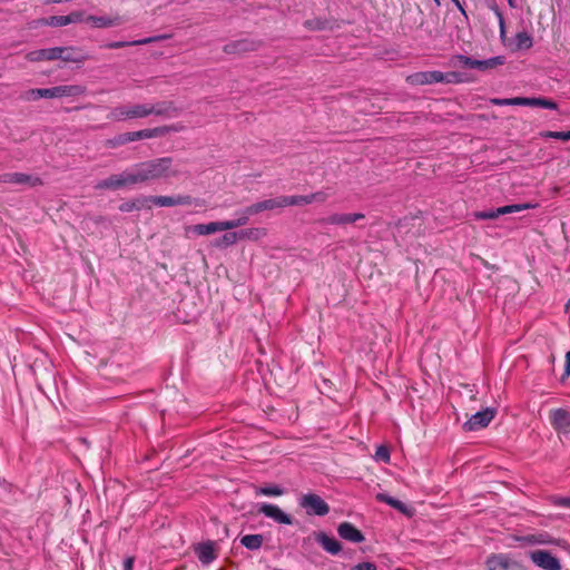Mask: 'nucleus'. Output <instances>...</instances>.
I'll use <instances>...</instances> for the list:
<instances>
[{
	"instance_id": "obj_39",
	"label": "nucleus",
	"mask_w": 570,
	"mask_h": 570,
	"mask_svg": "<svg viewBox=\"0 0 570 570\" xmlns=\"http://www.w3.org/2000/svg\"><path fill=\"white\" fill-rule=\"evenodd\" d=\"M265 210H267V208H266L264 200L257 202V203L246 207V213L250 214L252 216L257 215Z\"/></svg>"
},
{
	"instance_id": "obj_49",
	"label": "nucleus",
	"mask_w": 570,
	"mask_h": 570,
	"mask_svg": "<svg viewBox=\"0 0 570 570\" xmlns=\"http://www.w3.org/2000/svg\"><path fill=\"white\" fill-rule=\"evenodd\" d=\"M570 375V352L566 353V362H564V373L563 377H568Z\"/></svg>"
},
{
	"instance_id": "obj_26",
	"label": "nucleus",
	"mask_w": 570,
	"mask_h": 570,
	"mask_svg": "<svg viewBox=\"0 0 570 570\" xmlns=\"http://www.w3.org/2000/svg\"><path fill=\"white\" fill-rule=\"evenodd\" d=\"M238 215L239 216L236 219L224 220L225 222V226H226V230H232L234 228H237V227L246 225L248 219H249V217L252 216L250 214L246 213V208H244L242 212H239Z\"/></svg>"
},
{
	"instance_id": "obj_9",
	"label": "nucleus",
	"mask_w": 570,
	"mask_h": 570,
	"mask_svg": "<svg viewBox=\"0 0 570 570\" xmlns=\"http://www.w3.org/2000/svg\"><path fill=\"white\" fill-rule=\"evenodd\" d=\"M487 566L488 570H524L518 561L502 553L489 557Z\"/></svg>"
},
{
	"instance_id": "obj_28",
	"label": "nucleus",
	"mask_w": 570,
	"mask_h": 570,
	"mask_svg": "<svg viewBox=\"0 0 570 570\" xmlns=\"http://www.w3.org/2000/svg\"><path fill=\"white\" fill-rule=\"evenodd\" d=\"M39 24L50 26V27H63L69 24V20L67 16H51L48 18H42L38 21Z\"/></svg>"
},
{
	"instance_id": "obj_24",
	"label": "nucleus",
	"mask_w": 570,
	"mask_h": 570,
	"mask_svg": "<svg viewBox=\"0 0 570 570\" xmlns=\"http://www.w3.org/2000/svg\"><path fill=\"white\" fill-rule=\"evenodd\" d=\"M142 202L147 203L150 207L151 205L173 207L176 206V196H148L142 197Z\"/></svg>"
},
{
	"instance_id": "obj_48",
	"label": "nucleus",
	"mask_w": 570,
	"mask_h": 570,
	"mask_svg": "<svg viewBox=\"0 0 570 570\" xmlns=\"http://www.w3.org/2000/svg\"><path fill=\"white\" fill-rule=\"evenodd\" d=\"M134 563H135V558L134 557H127L124 560L122 569L124 570H132L134 569Z\"/></svg>"
},
{
	"instance_id": "obj_19",
	"label": "nucleus",
	"mask_w": 570,
	"mask_h": 570,
	"mask_svg": "<svg viewBox=\"0 0 570 570\" xmlns=\"http://www.w3.org/2000/svg\"><path fill=\"white\" fill-rule=\"evenodd\" d=\"M517 104L518 106L541 107L552 110H556L558 108V105L553 100L541 97H518Z\"/></svg>"
},
{
	"instance_id": "obj_46",
	"label": "nucleus",
	"mask_w": 570,
	"mask_h": 570,
	"mask_svg": "<svg viewBox=\"0 0 570 570\" xmlns=\"http://www.w3.org/2000/svg\"><path fill=\"white\" fill-rule=\"evenodd\" d=\"M124 134H125V140L127 141V144L141 139L140 130H138V131H129V132H124Z\"/></svg>"
},
{
	"instance_id": "obj_38",
	"label": "nucleus",
	"mask_w": 570,
	"mask_h": 570,
	"mask_svg": "<svg viewBox=\"0 0 570 570\" xmlns=\"http://www.w3.org/2000/svg\"><path fill=\"white\" fill-rule=\"evenodd\" d=\"M200 205V200L198 199H194L193 197L190 196H187V195H178L176 196V206H180V205Z\"/></svg>"
},
{
	"instance_id": "obj_43",
	"label": "nucleus",
	"mask_w": 570,
	"mask_h": 570,
	"mask_svg": "<svg viewBox=\"0 0 570 570\" xmlns=\"http://www.w3.org/2000/svg\"><path fill=\"white\" fill-rule=\"evenodd\" d=\"M70 23H77V22H85V13L82 11H72L70 14L67 16Z\"/></svg>"
},
{
	"instance_id": "obj_42",
	"label": "nucleus",
	"mask_w": 570,
	"mask_h": 570,
	"mask_svg": "<svg viewBox=\"0 0 570 570\" xmlns=\"http://www.w3.org/2000/svg\"><path fill=\"white\" fill-rule=\"evenodd\" d=\"M518 97L515 98H504V99H492V104L495 106H518L517 104Z\"/></svg>"
},
{
	"instance_id": "obj_41",
	"label": "nucleus",
	"mask_w": 570,
	"mask_h": 570,
	"mask_svg": "<svg viewBox=\"0 0 570 570\" xmlns=\"http://www.w3.org/2000/svg\"><path fill=\"white\" fill-rule=\"evenodd\" d=\"M125 144H127V141L125 140V134H120L115 138L107 140L106 146L110 148H116Z\"/></svg>"
},
{
	"instance_id": "obj_32",
	"label": "nucleus",
	"mask_w": 570,
	"mask_h": 570,
	"mask_svg": "<svg viewBox=\"0 0 570 570\" xmlns=\"http://www.w3.org/2000/svg\"><path fill=\"white\" fill-rule=\"evenodd\" d=\"M262 538L263 537H242L240 544L246 547L247 549L255 550L262 546Z\"/></svg>"
},
{
	"instance_id": "obj_10",
	"label": "nucleus",
	"mask_w": 570,
	"mask_h": 570,
	"mask_svg": "<svg viewBox=\"0 0 570 570\" xmlns=\"http://www.w3.org/2000/svg\"><path fill=\"white\" fill-rule=\"evenodd\" d=\"M530 558L533 563L544 570H560L561 564L559 560L546 550H534L530 552Z\"/></svg>"
},
{
	"instance_id": "obj_2",
	"label": "nucleus",
	"mask_w": 570,
	"mask_h": 570,
	"mask_svg": "<svg viewBox=\"0 0 570 570\" xmlns=\"http://www.w3.org/2000/svg\"><path fill=\"white\" fill-rule=\"evenodd\" d=\"M163 108H157L149 104H136L131 106H117L110 110L107 118L110 121H124L127 119L145 118L149 115H160Z\"/></svg>"
},
{
	"instance_id": "obj_33",
	"label": "nucleus",
	"mask_w": 570,
	"mask_h": 570,
	"mask_svg": "<svg viewBox=\"0 0 570 570\" xmlns=\"http://www.w3.org/2000/svg\"><path fill=\"white\" fill-rule=\"evenodd\" d=\"M142 208H150V206L147 204V203H144L142 202V198H139V199H136L134 202H130V203H125L120 206V210L121 212H130V210H134V209H142Z\"/></svg>"
},
{
	"instance_id": "obj_22",
	"label": "nucleus",
	"mask_w": 570,
	"mask_h": 570,
	"mask_svg": "<svg viewBox=\"0 0 570 570\" xmlns=\"http://www.w3.org/2000/svg\"><path fill=\"white\" fill-rule=\"evenodd\" d=\"M166 38H167V36H157V37H149V38H144V39L134 40V41H117V42H110L106 47L109 49H118V48H124L127 46L147 45V43L159 41V40H163Z\"/></svg>"
},
{
	"instance_id": "obj_1",
	"label": "nucleus",
	"mask_w": 570,
	"mask_h": 570,
	"mask_svg": "<svg viewBox=\"0 0 570 570\" xmlns=\"http://www.w3.org/2000/svg\"><path fill=\"white\" fill-rule=\"evenodd\" d=\"M179 171L173 167V159L163 157L139 163L120 174L111 175L100 180L96 188L99 189H120L150 180L175 177Z\"/></svg>"
},
{
	"instance_id": "obj_3",
	"label": "nucleus",
	"mask_w": 570,
	"mask_h": 570,
	"mask_svg": "<svg viewBox=\"0 0 570 570\" xmlns=\"http://www.w3.org/2000/svg\"><path fill=\"white\" fill-rule=\"evenodd\" d=\"M85 92V88L78 85L57 86L52 88L31 89L26 92L24 99L37 100L39 98L75 97Z\"/></svg>"
},
{
	"instance_id": "obj_37",
	"label": "nucleus",
	"mask_w": 570,
	"mask_h": 570,
	"mask_svg": "<svg viewBox=\"0 0 570 570\" xmlns=\"http://www.w3.org/2000/svg\"><path fill=\"white\" fill-rule=\"evenodd\" d=\"M374 458L376 461L389 463L390 462V450L386 446L381 445L376 449Z\"/></svg>"
},
{
	"instance_id": "obj_34",
	"label": "nucleus",
	"mask_w": 570,
	"mask_h": 570,
	"mask_svg": "<svg viewBox=\"0 0 570 570\" xmlns=\"http://www.w3.org/2000/svg\"><path fill=\"white\" fill-rule=\"evenodd\" d=\"M238 239H240L239 233H236V232L226 233L220 238L218 245H224V246L234 245Z\"/></svg>"
},
{
	"instance_id": "obj_31",
	"label": "nucleus",
	"mask_w": 570,
	"mask_h": 570,
	"mask_svg": "<svg viewBox=\"0 0 570 570\" xmlns=\"http://www.w3.org/2000/svg\"><path fill=\"white\" fill-rule=\"evenodd\" d=\"M266 236V229L265 228H248L245 230L239 232L240 239L248 238L253 240H258Z\"/></svg>"
},
{
	"instance_id": "obj_17",
	"label": "nucleus",
	"mask_w": 570,
	"mask_h": 570,
	"mask_svg": "<svg viewBox=\"0 0 570 570\" xmlns=\"http://www.w3.org/2000/svg\"><path fill=\"white\" fill-rule=\"evenodd\" d=\"M62 51L55 47V48H48V49H39L33 50L27 53L26 58L29 61L36 62V61H51V60H58L60 57L59 55Z\"/></svg>"
},
{
	"instance_id": "obj_44",
	"label": "nucleus",
	"mask_w": 570,
	"mask_h": 570,
	"mask_svg": "<svg viewBox=\"0 0 570 570\" xmlns=\"http://www.w3.org/2000/svg\"><path fill=\"white\" fill-rule=\"evenodd\" d=\"M140 132H141V139H148V138H154V137L159 136L163 132V130L159 128H154V129H142V130H140Z\"/></svg>"
},
{
	"instance_id": "obj_23",
	"label": "nucleus",
	"mask_w": 570,
	"mask_h": 570,
	"mask_svg": "<svg viewBox=\"0 0 570 570\" xmlns=\"http://www.w3.org/2000/svg\"><path fill=\"white\" fill-rule=\"evenodd\" d=\"M315 541L331 554H337L341 551V544L335 537H315Z\"/></svg>"
},
{
	"instance_id": "obj_8",
	"label": "nucleus",
	"mask_w": 570,
	"mask_h": 570,
	"mask_svg": "<svg viewBox=\"0 0 570 570\" xmlns=\"http://www.w3.org/2000/svg\"><path fill=\"white\" fill-rule=\"evenodd\" d=\"M550 422L559 436L570 434V411L566 409H556L550 412Z\"/></svg>"
},
{
	"instance_id": "obj_27",
	"label": "nucleus",
	"mask_w": 570,
	"mask_h": 570,
	"mask_svg": "<svg viewBox=\"0 0 570 570\" xmlns=\"http://www.w3.org/2000/svg\"><path fill=\"white\" fill-rule=\"evenodd\" d=\"M515 48L519 50L530 49L533 46V39L530 33L525 31L518 32L515 35Z\"/></svg>"
},
{
	"instance_id": "obj_12",
	"label": "nucleus",
	"mask_w": 570,
	"mask_h": 570,
	"mask_svg": "<svg viewBox=\"0 0 570 570\" xmlns=\"http://www.w3.org/2000/svg\"><path fill=\"white\" fill-rule=\"evenodd\" d=\"M494 414L495 412L492 409H485L473 414L465 425L469 431L483 429L494 419Z\"/></svg>"
},
{
	"instance_id": "obj_51",
	"label": "nucleus",
	"mask_w": 570,
	"mask_h": 570,
	"mask_svg": "<svg viewBox=\"0 0 570 570\" xmlns=\"http://www.w3.org/2000/svg\"><path fill=\"white\" fill-rule=\"evenodd\" d=\"M345 538L350 539L351 541H354V542H362L365 537L357 535V537H345Z\"/></svg>"
},
{
	"instance_id": "obj_15",
	"label": "nucleus",
	"mask_w": 570,
	"mask_h": 570,
	"mask_svg": "<svg viewBox=\"0 0 570 570\" xmlns=\"http://www.w3.org/2000/svg\"><path fill=\"white\" fill-rule=\"evenodd\" d=\"M0 181L7 184H27L31 187L41 185V179L22 173H7L0 176Z\"/></svg>"
},
{
	"instance_id": "obj_29",
	"label": "nucleus",
	"mask_w": 570,
	"mask_h": 570,
	"mask_svg": "<svg viewBox=\"0 0 570 570\" xmlns=\"http://www.w3.org/2000/svg\"><path fill=\"white\" fill-rule=\"evenodd\" d=\"M284 493V490L276 484L259 487L256 489L257 495H265V497H281Z\"/></svg>"
},
{
	"instance_id": "obj_36",
	"label": "nucleus",
	"mask_w": 570,
	"mask_h": 570,
	"mask_svg": "<svg viewBox=\"0 0 570 570\" xmlns=\"http://www.w3.org/2000/svg\"><path fill=\"white\" fill-rule=\"evenodd\" d=\"M541 136L544 138L570 140V130L569 131H544L541 134Z\"/></svg>"
},
{
	"instance_id": "obj_45",
	"label": "nucleus",
	"mask_w": 570,
	"mask_h": 570,
	"mask_svg": "<svg viewBox=\"0 0 570 570\" xmlns=\"http://www.w3.org/2000/svg\"><path fill=\"white\" fill-rule=\"evenodd\" d=\"M236 47L240 51L254 50L256 49V43L254 41L242 40L236 45Z\"/></svg>"
},
{
	"instance_id": "obj_30",
	"label": "nucleus",
	"mask_w": 570,
	"mask_h": 570,
	"mask_svg": "<svg viewBox=\"0 0 570 570\" xmlns=\"http://www.w3.org/2000/svg\"><path fill=\"white\" fill-rule=\"evenodd\" d=\"M267 210H274L278 208H284L288 206V197L279 196L275 198H269L264 200Z\"/></svg>"
},
{
	"instance_id": "obj_6",
	"label": "nucleus",
	"mask_w": 570,
	"mask_h": 570,
	"mask_svg": "<svg viewBox=\"0 0 570 570\" xmlns=\"http://www.w3.org/2000/svg\"><path fill=\"white\" fill-rule=\"evenodd\" d=\"M456 59L463 67L473 68L482 71L493 69L504 63V57L502 56L493 57L485 60H478L460 55L456 57Z\"/></svg>"
},
{
	"instance_id": "obj_35",
	"label": "nucleus",
	"mask_w": 570,
	"mask_h": 570,
	"mask_svg": "<svg viewBox=\"0 0 570 570\" xmlns=\"http://www.w3.org/2000/svg\"><path fill=\"white\" fill-rule=\"evenodd\" d=\"M549 501L556 507L570 509V497L552 495Z\"/></svg>"
},
{
	"instance_id": "obj_16",
	"label": "nucleus",
	"mask_w": 570,
	"mask_h": 570,
	"mask_svg": "<svg viewBox=\"0 0 570 570\" xmlns=\"http://www.w3.org/2000/svg\"><path fill=\"white\" fill-rule=\"evenodd\" d=\"M85 22L89 23L94 28H111L122 23V19L119 16H87Z\"/></svg>"
},
{
	"instance_id": "obj_52",
	"label": "nucleus",
	"mask_w": 570,
	"mask_h": 570,
	"mask_svg": "<svg viewBox=\"0 0 570 570\" xmlns=\"http://www.w3.org/2000/svg\"><path fill=\"white\" fill-rule=\"evenodd\" d=\"M508 2H509V6H510L511 8H514V7H515L514 0H508Z\"/></svg>"
},
{
	"instance_id": "obj_25",
	"label": "nucleus",
	"mask_w": 570,
	"mask_h": 570,
	"mask_svg": "<svg viewBox=\"0 0 570 570\" xmlns=\"http://www.w3.org/2000/svg\"><path fill=\"white\" fill-rule=\"evenodd\" d=\"M364 218L363 214H335L328 218L330 224L344 225L352 224Z\"/></svg>"
},
{
	"instance_id": "obj_13",
	"label": "nucleus",
	"mask_w": 570,
	"mask_h": 570,
	"mask_svg": "<svg viewBox=\"0 0 570 570\" xmlns=\"http://www.w3.org/2000/svg\"><path fill=\"white\" fill-rule=\"evenodd\" d=\"M196 556L203 564H209L217 558L216 543L213 541H204L195 546Z\"/></svg>"
},
{
	"instance_id": "obj_11",
	"label": "nucleus",
	"mask_w": 570,
	"mask_h": 570,
	"mask_svg": "<svg viewBox=\"0 0 570 570\" xmlns=\"http://www.w3.org/2000/svg\"><path fill=\"white\" fill-rule=\"evenodd\" d=\"M258 511L265 517L274 520L279 524H292L293 519L291 515L285 513L279 507L271 503H262L258 505Z\"/></svg>"
},
{
	"instance_id": "obj_40",
	"label": "nucleus",
	"mask_w": 570,
	"mask_h": 570,
	"mask_svg": "<svg viewBox=\"0 0 570 570\" xmlns=\"http://www.w3.org/2000/svg\"><path fill=\"white\" fill-rule=\"evenodd\" d=\"M338 534H361V532L352 524L344 522L338 527Z\"/></svg>"
},
{
	"instance_id": "obj_4",
	"label": "nucleus",
	"mask_w": 570,
	"mask_h": 570,
	"mask_svg": "<svg viewBox=\"0 0 570 570\" xmlns=\"http://www.w3.org/2000/svg\"><path fill=\"white\" fill-rule=\"evenodd\" d=\"M407 81L413 85H430L436 82L453 83L459 82L460 78L456 72L424 71L416 72L407 77Z\"/></svg>"
},
{
	"instance_id": "obj_14",
	"label": "nucleus",
	"mask_w": 570,
	"mask_h": 570,
	"mask_svg": "<svg viewBox=\"0 0 570 570\" xmlns=\"http://www.w3.org/2000/svg\"><path fill=\"white\" fill-rule=\"evenodd\" d=\"M226 230L225 222H210L208 224H197L186 227V233L195 234L197 236L212 235L217 232Z\"/></svg>"
},
{
	"instance_id": "obj_7",
	"label": "nucleus",
	"mask_w": 570,
	"mask_h": 570,
	"mask_svg": "<svg viewBox=\"0 0 570 570\" xmlns=\"http://www.w3.org/2000/svg\"><path fill=\"white\" fill-rule=\"evenodd\" d=\"M535 207H537V204H531V203L507 205V206L499 207L494 210L479 212L475 214V217L478 219H495L500 215L518 213V212H522L525 209H532Z\"/></svg>"
},
{
	"instance_id": "obj_50",
	"label": "nucleus",
	"mask_w": 570,
	"mask_h": 570,
	"mask_svg": "<svg viewBox=\"0 0 570 570\" xmlns=\"http://www.w3.org/2000/svg\"><path fill=\"white\" fill-rule=\"evenodd\" d=\"M495 14L499 18L501 30H503V17H502V13L498 9H495Z\"/></svg>"
},
{
	"instance_id": "obj_21",
	"label": "nucleus",
	"mask_w": 570,
	"mask_h": 570,
	"mask_svg": "<svg viewBox=\"0 0 570 570\" xmlns=\"http://www.w3.org/2000/svg\"><path fill=\"white\" fill-rule=\"evenodd\" d=\"M62 52L58 59L67 62H83L87 57L81 53L78 48L73 47H58Z\"/></svg>"
},
{
	"instance_id": "obj_20",
	"label": "nucleus",
	"mask_w": 570,
	"mask_h": 570,
	"mask_svg": "<svg viewBox=\"0 0 570 570\" xmlns=\"http://www.w3.org/2000/svg\"><path fill=\"white\" fill-rule=\"evenodd\" d=\"M376 500L389 504L390 507L396 509L397 511H400L401 513H403L405 515H412V513H413V508L411 505H407L404 502H402L397 499H394L385 493H377Z\"/></svg>"
},
{
	"instance_id": "obj_18",
	"label": "nucleus",
	"mask_w": 570,
	"mask_h": 570,
	"mask_svg": "<svg viewBox=\"0 0 570 570\" xmlns=\"http://www.w3.org/2000/svg\"><path fill=\"white\" fill-rule=\"evenodd\" d=\"M288 206H302L314 202L323 203L327 199L328 195L325 191H317L304 196H287Z\"/></svg>"
},
{
	"instance_id": "obj_5",
	"label": "nucleus",
	"mask_w": 570,
	"mask_h": 570,
	"mask_svg": "<svg viewBox=\"0 0 570 570\" xmlns=\"http://www.w3.org/2000/svg\"><path fill=\"white\" fill-rule=\"evenodd\" d=\"M298 504L308 515H325L328 513V504L317 494L307 493L303 494Z\"/></svg>"
},
{
	"instance_id": "obj_47",
	"label": "nucleus",
	"mask_w": 570,
	"mask_h": 570,
	"mask_svg": "<svg viewBox=\"0 0 570 570\" xmlns=\"http://www.w3.org/2000/svg\"><path fill=\"white\" fill-rule=\"evenodd\" d=\"M351 570H377V569H376V566L372 562H362V563H358V564L354 566L353 568H351Z\"/></svg>"
},
{
	"instance_id": "obj_53",
	"label": "nucleus",
	"mask_w": 570,
	"mask_h": 570,
	"mask_svg": "<svg viewBox=\"0 0 570 570\" xmlns=\"http://www.w3.org/2000/svg\"><path fill=\"white\" fill-rule=\"evenodd\" d=\"M453 2H455L456 4H459V0H452Z\"/></svg>"
}]
</instances>
